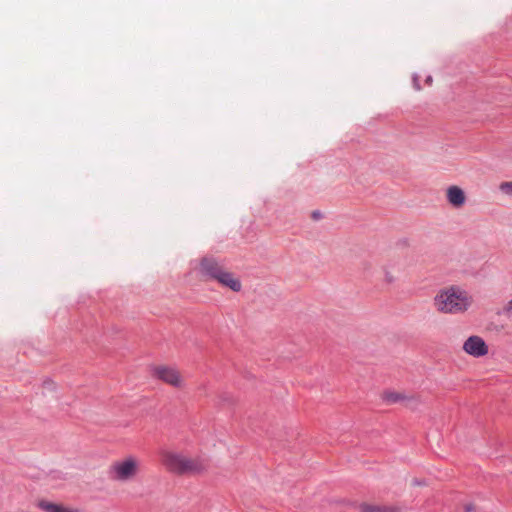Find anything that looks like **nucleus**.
I'll return each mask as SVG.
<instances>
[{"label": "nucleus", "instance_id": "f257e3e1", "mask_svg": "<svg viewBox=\"0 0 512 512\" xmlns=\"http://www.w3.org/2000/svg\"><path fill=\"white\" fill-rule=\"evenodd\" d=\"M473 304L471 294L460 286L451 285L440 289L433 298V306L442 314H463Z\"/></svg>", "mask_w": 512, "mask_h": 512}, {"label": "nucleus", "instance_id": "f03ea898", "mask_svg": "<svg viewBox=\"0 0 512 512\" xmlns=\"http://www.w3.org/2000/svg\"><path fill=\"white\" fill-rule=\"evenodd\" d=\"M160 455L164 467L175 474L197 475L207 469L206 461L200 456H189L172 450H163Z\"/></svg>", "mask_w": 512, "mask_h": 512}, {"label": "nucleus", "instance_id": "7ed1b4c3", "mask_svg": "<svg viewBox=\"0 0 512 512\" xmlns=\"http://www.w3.org/2000/svg\"><path fill=\"white\" fill-rule=\"evenodd\" d=\"M141 469L142 460L134 454H127L111 463L108 474L117 483H130L138 478Z\"/></svg>", "mask_w": 512, "mask_h": 512}, {"label": "nucleus", "instance_id": "20e7f679", "mask_svg": "<svg viewBox=\"0 0 512 512\" xmlns=\"http://www.w3.org/2000/svg\"><path fill=\"white\" fill-rule=\"evenodd\" d=\"M150 375L153 379L159 380L173 388L182 389L185 386V379L176 366L166 364L154 365L150 368Z\"/></svg>", "mask_w": 512, "mask_h": 512}, {"label": "nucleus", "instance_id": "39448f33", "mask_svg": "<svg viewBox=\"0 0 512 512\" xmlns=\"http://www.w3.org/2000/svg\"><path fill=\"white\" fill-rule=\"evenodd\" d=\"M225 267L213 257H203L197 270L204 280H216Z\"/></svg>", "mask_w": 512, "mask_h": 512}, {"label": "nucleus", "instance_id": "423d86ee", "mask_svg": "<svg viewBox=\"0 0 512 512\" xmlns=\"http://www.w3.org/2000/svg\"><path fill=\"white\" fill-rule=\"evenodd\" d=\"M463 350L470 356L482 357L488 354V346L485 341L477 335L470 336L463 343Z\"/></svg>", "mask_w": 512, "mask_h": 512}, {"label": "nucleus", "instance_id": "0eeeda50", "mask_svg": "<svg viewBox=\"0 0 512 512\" xmlns=\"http://www.w3.org/2000/svg\"><path fill=\"white\" fill-rule=\"evenodd\" d=\"M382 399L388 404L403 403L406 407H411L420 403V397L417 395H407L397 391H384Z\"/></svg>", "mask_w": 512, "mask_h": 512}, {"label": "nucleus", "instance_id": "6e6552de", "mask_svg": "<svg viewBox=\"0 0 512 512\" xmlns=\"http://www.w3.org/2000/svg\"><path fill=\"white\" fill-rule=\"evenodd\" d=\"M221 286L226 287L233 292H239L242 289L241 280L231 271L224 268L218 278L215 280Z\"/></svg>", "mask_w": 512, "mask_h": 512}, {"label": "nucleus", "instance_id": "1a4fd4ad", "mask_svg": "<svg viewBox=\"0 0 512 512\" xmlns=\"http://www.w3.org/2000/svg\"><path fill=\"white\" fill-rule=\"evenodd\" d=\"M446 199L454 208H461L466 203V195L457 185H451L446 189Z\"/></svg>", "mask_w": 512, "mask_h": 512}, {"label": "nucleus", "instance_id": "9d476101", "mask_svg": "<svg viewBox=\"0 0 512 512\" xmlns=\"http://www.w3.org/2000/svg\"><path fill=\"white\" fill-rule=\"evenodd\" d=\"M37 506L44 512H82L78 508L65 506L63 504L54 503L47 500H40L37 503Z\"/></svg>", "mask_w": 512, "mask_h": 512}, {"label": "nucleus", "instance_id": "9b49d317", "mask_svg": "<svg viewBox=\"0 0 512 512\" xmlns=\"http://www.w3.org/2000/svg\"><path fill=\"white\" fill-rule=\"evenodd\" d=\"M499 189L506 195H512V181L502 182L499 186Z\"/></svg>", "mask_w": 512, "mask_h": 512}, {"label": "nucleus", "instance_id": "f8f14e48", "mask_svg": "<svg viewBox=\"0 0 512 512\" xmlns=\"http://www.w3.org/2000/svg\"><path fill=\"white\" fill-rule=\"evenodd\" d=\"M395 280H396V277L393 272H391L389 270L384 271L383 281L386 284H392L395 282Z\"/></svg>", "mask_w": 512, "mask_h": 512}, {"label": "nucleus", "instance_id": "ddd939ff", "mask_svg": "<svg viewBox=\"0 0 512 512\" xmlns=\"http://www.w3.org/2000/svg\"><path fill=\"white\" fill-rule=\"evenodd\" d=\"M364 510H365V511H368V512H375V511H376V508H370L369 506H365V507H364Z\"/></svg>", "mask_w": 512, "mask_h": 512}]
</instances>
